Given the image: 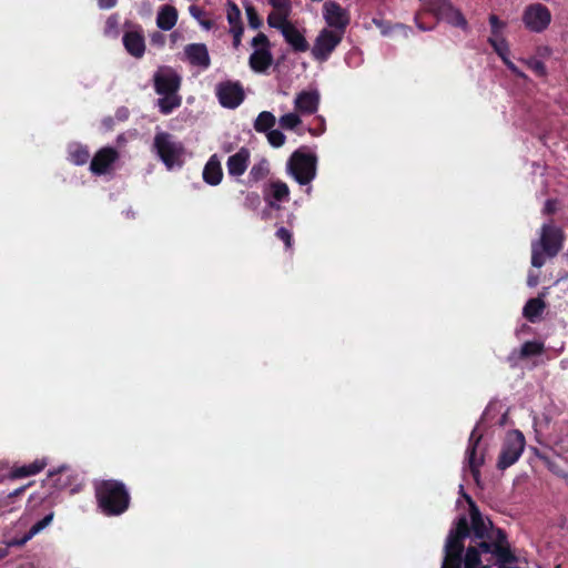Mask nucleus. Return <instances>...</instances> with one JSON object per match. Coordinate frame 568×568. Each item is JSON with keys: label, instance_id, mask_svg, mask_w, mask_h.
<instances>
[{"label": "nucleus", "instance_id": "obj_1", "mask_svg": "<svg viewBox=\"0 0 568 568\" xmlns=\"http://www.w3.org/2000/svg\"><path fill=\"white\" fill-rule=\"evenodd\" d=\"M463 496L469 505V519L459 516L450 529L442 568H489L490 559L498 568H524L510 551L505 534L483 518L469 496Z\"/></svg>", "mask_w": 568, "mask_h": 568}, {"label": "nucleus", "instance_id": "obj_2", "mask_svg": "<svg viewBox=\"0 0 568 568\" xmlns=\"http://www.w3.org/2000/svg\"><path fill=\"white\" fill-rule=\"evenodd\" d=\"M95 494L102 511L109 516L124 513L129 507V493L116 480H102L95 484Z\"/></svg>", "mask_w": 568, "mask_h": 568}, {"label": "nucleus", "instance_id": "obj_3", "mask_svg": "<svg viewBox=\"0 0 568 568\" xmlns=\"http://www.w3.org/2000/svg\"><path fill=\"white\" fill-rule=\"evenodd\" d=\"M153 150L168 170L181 168L184 163V145L174 135L168 132H158L155 134Z\"/></svg>", "mask_w": 568, "mask_h": 568}, {"label": "nucleus", "instance_id": "obj_4", "mask_svg": "<svg viewBox=\"0 0 568 568\" xmlns=\"http://www.w3.org/2000/svg\"><path fill=\"white\" fill-rule=\"evenodd\" d=\"M562 241L564 234L559 227L544 224L540 240L531 244V264L535 267H541L545 264V257L540 250L549 256H555L562 247Z\"/></svg>", "mask_w": 568, "mask_h": 568}, {"label": "nucleus", "instance_id": "obj_5", "mask_svg": "<svg viewBox=\"0 0 568 568\" xmlns=\"http://www.w3.org/2000/svg\"><path fill=\"white\" fill-rule=\"evenodd\" d=\"M286 171L298 184L308 185L317 173V158L314 153L295 151L286 163Z\"/></svg>", "mask_w": 568, "mask_h": 568}, {"label": "nucleus", "instance_id": "obj_6", "mask_svg": "<svg viewBox=\"0 0 568 568\" xmlns=\"http://www.w3.org/2000/svg\"><path fill=\"white\" fill-rule=\"evenodd\" d=\"M422 9L438 20H444L454 27L466 29L467 21L462 12L449 0H419Z\"/></svg>", "mask_w": 568, "mask_h": 568}, {"label": "nucleus", "instance_id": "obj_7", "mask_svg": "<svg viewBox=\"0 0 568 568\" xmlns=\"http://www.w3.org/2000/svg\"><path fill=\"white\" fill-rule=\"evenodd\" d=\"M525 448V437L519 430L508 432L499 455L497 466L499 469H506L514 465L521 456Z\"/></svg>", "mask_w": 568, "mask_h": 568}, {"label": "nucleus", "instance_id": "obj_8", "mask_svg": "<svg viewBox=\"0 0 568 568\" xmlns=\"http://www.w3.org/2000/svg\"><path fill=\"white\" fill-rule=\"evenodd\" d=\"M251 44L253 52L248 59L250 67L254 72L263 73L273 62L270 40L264 33L260 32L252 39Z\"/></svg>", "mask_w": 568, "mask_h": 568}, {"label": "nucleus", "instance_id": "obj_9", "mask_svg": "<svg viewBox=\"0 0 568 568\" xmlns=\"http://www.w3.org/2000/svg\"><path fill=\"white\" fill-rule=\"evenodd\" d=\"M551 21L549 9L541 3H532L525 8L523 12V22L531 32H542L548 28Z\"/></svg>", "mask_w": 568, "mask_h": 568}, {"label": "nucleus", "instance_id": "obj_10", "mask_svg": "<svg viewBox=\"0 0 568 568\" xmlns=\"http://www.w3.org/2000/svg\"><path fill=\"white\" fill-rule=\"evenodd\" d=\"M343 34L344 33L336 30H321L312 48L314 59L318 61H326L335 48L341 43Z\"/></svg>", "mask_w": 568, "mask_h": 568}, {"label": "nucleus", "instance_id": "obj_11", "mask_svg": "<svg viewBox=\"0 0 568 568\" xmlns=\"http://www.w3.org/2000/svg\"><path fill=\"white\" fill-rule=\"evenodd\" d=\"M215 93L222 106L227 109L237 108L244 100V90L237 81H223L215 88Z\"/></svg>", "mask_w": 568, "mask_h": 568}, {"label": "nucleus", "instance_id": "obj_12", "mask_svg": "<svg viewBox=\"0 0 568 568\" xmlns=\"http://www.w3.org/2000/svg\"><path fill=\"white\" fill-rule=\"evenodd\" d=\"M323 17L329 27L342 33H344L351 21L348 11L335 1H327L324 3Z\"/></svg>", "mask_w": 568, "mask_h": 568}, {"label": "nucleus", "instance_id": "obj_13", "mask_svg": "<svg viewBox=\"0 0 568 568\" xmlns=\"http://www.w3.org/2000/svg\"><path fill=\"white\" fill-rule=\"evenodd\" d=\"M181 78L171 68H160L154 74V85L158 94L178 93Z\"/></svg>", "mask_w": 568, "mask_h": 568}, {"label": "nucleus", "instance_id": "obj_14", "mask_svg": "<svg viewBox=\"0 0 568 568\" xmlns=\"http://www.w3.org/2000/svg\"><path fill=\"white\" fill-rule=\"evenodd\" d=\"M118 159L119 153L113 148H102L91 160L90 170L97 175L106 174L112 170V165Z\"/></svg>", "mask_w": 568, "mask_h": 568}, {"label": "nucleus", "instance_id": "obj_15", "mask_svg": "<svg viewBox=\"0 0 568 568\" xmlns=\"http://www.w3.org/2000/svg\"><path fill=\"white\" fill-rule=\"evenodd\" d=\"M263 195L270 207L278 210V203L288 200L290 189L285 182L281 180H273L265 185Z\"/></svg>", "mask_w": 568, "mask_h": 568}, {"label": "nucleus", "instance_id": "obj_16", "mask_svg": "<svg viewBox=\"0 0 568 568\" xmlns=\"http://www.w3.org/2000/svg\"><path fill=\"white\" fill-rule=\"evenodd\" d=\"M481 435L477 433V428H475L469 437V445L466 450V460L468 468L475 478L478 480L479 476V467L484 463V455L481 450H478V444L480 442Z\"/></svg>", "mask_w": 568, "mask_h": 568}, {"label": "nucleus", "instance_id": "obj_17", "mask_svg": "<svg viewBox=\"0 0 568 568\" xmlns=\"http://www.w3.org/2000/svg\"><path fill=\"white\" fill-rule=\"evenodd\" d=\"M320 92L316 89L301 91L294 100V108L301 115L313 114L318 110Z\"/></svg>", "mask_w": 568, "mask_h": 568}, {"label": "nucleus", "instance_id": "obj_18", "mask_svg": "<svg viewBox=\"0 0 568 568\" xmlns=\"http://www.w3.org/2000/svg\"><path fill=\"white\" fill-rule=\"evenodd\" d=\"M123 44L131 55L141 58L145 51V42L142 30L139 28L126 31L123 36Z\"/></svg>", "mask_w": 568, "mask_h": 568}, {"label": "nucleus", "instance_id": "obj_19", "mask_svg": "<svg viewBox=\"0 0 568 568\" xmlns=\"http://www.w3.org/2000/svg\"><path fill=\"white\" fill-rule=\"evenodd\" d=\"M184 53L192 65L207 69L210 67V55L207 48L202 43H192L185 47Z\"/></svg>", "mask_w": 568, "mask_h": 568}, {"label": "nucleus", "instance_id": "obj_20", "mask_svg": "<svg viewBox=\"0 0 568 568\" xmlns=\"http://www.w3.org/2000/svg\"><path fill=\"white\" fill-rule=\"evenodd\" d=\"M250 156V151L246 148H241L235 154L227 159V173L232 176L243 175L248 166Z\"/></svg>", "mask_w": 568, "mask_h": 568}, {"label": "nucleus", "instance_id": "obj_21", "mask_svg": "<svg viewBox=\"0 0 568 568\" xmlns=\"http://www.w3.org/2000/svg\"><path fill=\"white\" fill-rule=\"evenodd\" d=\"M285 41L298 52H305L308 49V43L301 31L294 26L290 24L283 31H281Z\"/></svg>", "mask_w": 568, "mask_h": 568}, {"label": "nucleus", "instance_id": "obj_22", "mask_svg": "<svg viewBox=\"0 0 568 568\" xmlns=\"http://www.w3.org/2000/svg\"><path fill=\"white\" fill-rule=\"evenodd\" d=\"M178 21V11L172 6H163L156 16V26L164 31L171 30Z\"/></svg>", "mask_w": 568, "mask_h": 568}, {"label": "nucleus", "instance_id": "obj_23", "mask_svg": "<svg viewBox=\"0 0 568 568\" xmlns=\"http://www.w3.org/2000/svg\"><path fill=\"white\" fill-rule=\"evenodd\" d=\"M223 173L220 162L213 155L203 170V179L211 185H217L222 180Z\"/></svg>", "mask_w": 568, "mask_h": 568}, {"label": "nucleus", "instance_id": "obj_24", "mask_svg": "<svg viewBox=\"0 0 568 568\" xmlns=\"http://www.w3.org/2000/svg\"><path fill=\"white\" fill-rule=\"evenodd\" d=\"M161 95L162 98L159 99L158 105L163 114H169L181 105L182 100L178 93H164Z\"/></svg>", "mask_w": 568, "mask_h": 568}, {"label": "nucleus", "instance_id": "obj_25", "mask_svg": "<svg viewBox=\"0 0 568 568\" xmlns=\"http://www.w3.org/2000/svg\"><path fill=\"white\" fill-rule=\"evenodd\" d=\"M68 154L70 161L77 165L87 163L90 158L88 149L78 143H72L69 145Z\"/></svg>", "mask_w": 568, "mask_h": 568}, {"label": "nucleus", "instance_id": "obj_26", "mask_svg": "<svg viewBox=\"0 0 568 568\" xmlns=\"http://www.w3.org/2000/svg\"><path fill=\"white\" fill-rule=\"evenodd\" d=\"M45 466L43 460H34L33 463L20 467H16L12 470L13 478H23L40 473Z\"/></svg>", "mask_w": 568, "mask_h": 568}, {"label": "nucleus", "instance_id": "obj_27", "mask_svg": "<svg viewBox=\"0 0 568 568\" xmlns=\"http://www.w3.org/2000/svg\"><path fill=\"white\" fill-rule=\"evenodd\" d=\"M291 11H277L272 10V12L267 17V23L271 28H275L280 31H283L286 27L292 24L288 21V16Z\"/></svg>", "mask_w": 568, "mask_h": 568}, {"label": "nucleus", "instance_id": "obj_28", "mask_svg": "<svg viewBox=\"0 0 568 568\" xmlns=\"http://www.w3.org/2000/svg\"><path fill=\"white\" fill-rule=\"evenodd\" d=\"M276 119L268 111L261 112L254 121V129L257 132L267 133L274 126Z\"/></svg>", "mask_w": 568, "mask_h": 568}, {"label": "nucleus", "instance_id": "obj_29", "mask_svg": "<svg viewBox=\"0 0 568 568\" xmlns=\"http://www.w3.org/2000/svg\"><path fill=\"white\" fill-rule=\"evenodd\" d=\"M545 308V304L540 298L529 300L524 307V316L530 322H535Z\"/></svg>", "mask_w": 568, "mask_h": 568}, {"label": "nucleus", "instance_id": "obj_30", "mask_svg": "<svg viewBox=\"0 0 568 568\" xmlns=\"http://www.w3.org/2000/svg\"><path fill=\"white\" fill-rule=\"evenodd\" d=\"M270 173V163L267 160L262 159L256 162L250 171L248 180L252 182H258L267 176Z\"/></svg>", "mask_w": 568, "mask_h": 568}, {"label": "nucleus", "instance_id": "obj_31", "mask_svg": "<svg viewBox=\"0 0 568 568\" xmlns=\"http://www.w3.org/2000/svg\"><path fill=\"white\" fill-rule=\"evenodd\" d=\"M489 24L490 36L488 37V42L505 38L504 32L506 29V22L499 20L497 16L491 14L489 17Z\"/></svg>", "mask_w": 568, "mask_h": 568}, {"label": "nucleus", "instance_id": "obj_32", "mask_svg": "<svg viewBox=\"0 0 568 568\" xmlns=\"http://www.w3.org/2000/svg\"><path fill=\"white\" fill-rule=\"evenodd\" d=\"M301 122H302V120H301L300 113L297 111L286 113L280 118V125L286 130L295 129L297 125L301 124Z\"/></svg>", "mask_w": 568, "mask_h": 568}, {"label": "nucleus", "instance_id": "obj_33", "mask_svg": "<svg viewBox=\"0 0 568 568\" xmlns=\"http://www.w3.org/2000/svg\"><path fill=\"white\" fill-rule=\"evenodd\" d=\"M226 18L231 28L243 27L241 23V11L235 3H227Z\"/></svg>", "mask_w": 568, "mask_h": 568}, {"label": "nucleus", "instance_id": "obj_34", "mask_svg": "<svg viewBox=\"0 0 568 568\" xmlns=\"http://www.w3.org/2000/svg\"><path fill=\"white\" fill-rule=\"evenodd\" d=\"M53 517H54V514L53 513H50L48 514L47 516H44L41 520H39L38 523H36L31 528L30 530L28 531L29 535L33 538L34 536H37L38 534H40L42 530H44L48 526L51 525L52 520H53Z\"/></svg>", "mask_w": 568, "mask_h": 568}, {"label": "nucleus", "instance_id": "obj_35", "mask_svg": "<svg viewBox=\"0 0 568 568\" xmlns=\"http://www.w3.org/2000/svg\"><path fill=\"white\" fill-rule=\"evenodd\" d=\"M488 43L493 47L494 51L499 55L501 60L509 55V45L506 38L495 40Z\"/></svg>", "mask_w": 568, "mask_h": 568}, {"label": "nucleus", "instance_id": "obj_36", "mask_svg": "<svg viewBox=\"0 0 568 568\" xmlns=\"http://www.w3.org/2000/svg\"><path fill=\"white\" fill-rule=\"evenodd\" d=\"M542 349H544V345L541 343L526 342L521 346V356L528 357V356H532V355H538L542 352Z\"/></svg>", "mask_w": 568, "mask_h": 568}, {"label": "nucleus", "instance_id": "obj_37", "mask_svg": "<svg viewBox=\"0 0 568 568\" xmlns=\"http://www.w3.org/2000/svg\"><path fill=\"white\" fill-rule=\"evenodd\" d=\"M524 62L527 64V67L534 71L538 77H546L547 75V69L544 62L536 58H530L527 60H524Z\"/></svg>", "mask_w": 568, "mask_h": 568}, {"label": "nucleus", "instance_id": "obj_38", "mask_svg": "<svg viewBox=\"0 0 568 568\" xmlns=\"http://www.w3.org/2000/svg\"><path fill=\"white\" fill-rule=\"evenodd\" d=\"M248 26L252 29H258L262 26V21L253 6L247 4L245 7Z\"/></svg>", "mask_w": 568, "mask_h": 568}, {"label": "nucleus", "instance_id": "obj_39", "mask_svg": "<svg viewBox=\"0 0 568 568\" xmlns=\"http://www.w3.org/2000/svg\"><path fill=\"white\" fill-rule=\"evenodd\" d=\"M266 136L270 144L274 148H280L285 143V135L280 130H270Z\"/></svg>", "mask_w": 568, "mask_h": 568}, {"label": "nucleus", "instance_id": "obj_40", "mask_svg": "<svg viewBox=\"0 0 568 568\" xmlns=\"http://www.w3.org/2000/svg\"><path fill=\"white\" fill-rule=\"evenodd\" d=\"M119 18L118 16H111L105 22L104 32L106 36L115 37L118 34Z\"/></svg>", "mask_w": 568, "mask_h": 568}, {"label": "nucleus", "instance_id": "obj_41", "mask_svg": "<svg viewBox=\"0 0 568 568\" xmlns=\"http://www.w3.org/2000/svg\"><path fill=\"white\" fill-rule=\"evenodd\" d=\"M276 236L278 240L283 241L285 246L287 248L292 247V233L285 229V227H280L277 231H276Z\"/></svg>", "mask_w": 568, "mask_h": 568}, {"label": "nucleus", "instance_id": "obj_42", "mask_svg": "<svg viewBox=\"0 0 568 568\" xmlns=\"http://www.w3.org/2000/svg\"><path fill=\"white\" fill-rule=\"evenodd\" d=\"M268 2L273 7V10L291 11L290 0H268Z\"/></svg>", "mask_w": 568, "mask_h": 568}, {"label": "nucleus", "instance_id": "obj_43", "mask_svg": "<svg viewBox=\"0 0 568 568\" xmlns=\"http://www.w3.org/2000/svg\"><path fill=\"white\" fill-rule=\"evenodd\" d=\"M31 539H32V537L29 535V532H27L26 535H23L20 538H12V539L8 540L7 546L8 547H22Z\"/></svg>", "mask_w": 568, "mask_h": 568}, {"label": "nucleus", "instance_id": "obj_44", "mask_svg": "<svg viewBox=\"0 0 568 568\" xmlns=\"http://www.w3.org/2000/svg\"><path fill=\"white\" fill-rule=\"evenodd\" d=\"M503 62L506 64V67L518 78L526 79L527 75L520 71L514 62L510 61L509 55L505 59H503Z\"/></svg>", "mask_w": 568, "mask_h": 568}, {"label": "nucleus", "instance_id": "obj_45", "mask_svg": "<svg viewBox=\"0 0 568 568\" xmlns=\"http://www.w3.org/2000/svg\"><path fill=\"white\" fill-rule=\"evenodd\" d=\"M373 23L381 30L383 36H388L390 32V26L381 19H373Z\"/></svg>", "mask_w": 568, "mask_h": 568}, {"label": "nucleus", "instance_id": "obj_46", "mask_svg": "<svg viewBox=\"0 0 568 568\" xmlns=\"http://www.w3.org/2000/svg\"><path fill=\"white\" fill-rule=\"evenodd\" d=\"M230 31L233 34V45L239 48L243 34V27L231 28Z\"/></svg>", "mask_w": 568, "mask_h": 568}, {"label": "nucleus", "instance_id": "obj_47", "mask_svg": "<svg viewBox=\"0 0 568 568\" xmlns=\"http://www.w3.org/2000/svg\"><path fill=\"white\" fill-rule=\"evenodd\" d=\"M151 44L162 47L165 42V37L161 32H154L150 38Z\"/></svg>", "mask_w": 568, "mask_h": 568}, {"label": "nucleus", "instance_id": "obj_48", "mask_svg": "<svg viewBox=\"0 0 568 568\" xmlns=\"http://www.w3.org/2000/svg\"><path fill=\"white\" fill-rule=\"evenodd\" d=\"M246 204L252 206V207H256L258 204H260V195L257 193H248L246 195Z\"/></svg>", "mask_w": 568, "mask_h": 568}, {"label": "nucleus", "instance_id": "obj_49", "mask_svg": "<svg viewBox=\"0 0 568 568\" xmlns=\"http://www.w3.org/2000/svg\"><path fill=\"white\" fill-rule=\"evenodd\" d=\"M118 0H98V4L101 9H111L116 4Z\"/></svg>", "mask_w": 568, "mask_h": 568}, {"label": "nucleus", "instance_id": "obj_50", "mask_svg": "<svg viewBox=\"0 0 568 568\" xmlns=\"http://www.w3.org/2000/svg\"><path fill=\"white\" fill-rule=\"evenodd\" d=\"M189 10H190L191 16H192L194 19H196L197 21H200V20H201V17H202V13H203V12H202V10H201L199 7H196V6H191Z\"/></svg>", "mask_w": 568, "mask_h": 568}, {"label": "nucleus", "instance_id": "obj_51", "mask_svg": "<svg viewBox=\"0 0 568 568\" xmlns=\"http://www.w3.org/2000/svg\"><path fill=\"white\" fill-rule=\"evenodd\" d=\"M556 211V202L552 201V200H548L546 203H545V206H544V212L545 213H552Z\"/></svg>", "mask_w": 568, "mask_h": 568}, {"label": "nucleus", "instance_id": "obj_52", "mask_svg": "<svg viewBox=\"0 0 568 568\" xmlns=\"http://www.w3.org/2000/svg\"><path fill=\"white\" fill-rule=\"evenodd\" d=\"M415 22H416L417 28L419 30H422V31H429V30L433 29L432 27H425L423 23L419 22V14L418 13L415 16Z\"/></svg>", "mask_w": 568, "mask_h": 568}, {"label": "nucleus", "instance_id": "obj_53", "mask_svg": "<svg viewBox=\"0 0 568 568\" xmlns=\"http://www.w3.org/2000/svg\"><path fill=\"white\" fill-rule=\"evenodd\" d=\"M199 22L202 26V28L205 30H210L213 27V22L211 20L201 19Z\"/></svg>", "mask_w": 568, "mask_h": 568}, {"label": "nucleus", "instance_id": "obj_54", "mask_svg": "<svg viewBox=\"0 0 568 568\" xmlns=\"http://www.w3.org/2000/svg\"><path fill=\"white\" fill-rule=\"evenodd\" d=\"M544 459L547 463V465L551 471L559 474V471L557 470V466H555L549 459H547V458H544Z\"/></svg>", "mask_w": 568, "mask_h": 568}, {"label": "nucleus", "instance_id": "obj_55", "mask_svg": "<svg viewBox=\"0 0 568 568\" xmlns=\"http://www.w3.org/2000/svg\"><path fill=\"white\" fill-rule=\"evenodd\" d=\"M118 118H119L120 120H124V119H126V118H128V111H126V110H124V109H123V110H119V111H118Z\"/></svg>", "mask_w": 568, "mask_h": 568}, {"label": "nucleus", "instance_id": "obj_56", "mask_svg": "<svg viewBox=\"0 0 568 568\" xmlns=\"http://www.w3.org/2000/svg\"><path fill=\"white\" fill-rule=\"evenodd\" d=\"M395 28L404 30L405 31V36H407L408 32L410 31L409 28L405 27L404 24H396Z\"/></svg>", "mask_w": 568, "mask_h": 568}, {"label": "nucleus", "instance_id": "obj_57", "mask_svg": "<svg viewBox=\"0 0 568 568\" xmlns=\"http://www.w3.org/2000/svg\"><path fill=\"white\" fill-rule=\"evenodd\" d=\"M103 124L105 125L106 129H110L112 125V120L110 118H108L103 121Z\"/></svg>", "mask_w": 568, "mask_h": 568}, {"label": "nucleus", "instance_id": "obj_58", "mask_svg": "<svg viewBox=\"0 0 568 568\" xmlns=\"http://www.w3.org/2000/svg\"><path fill=\"white\" fill-rule=\"evenodd\" d=\"M535 284H536V282L534 280H531V278L528 280V285L529 286H534Z\"/></svg>", "mask_w": 568, "mask_h": 568}, {"label": "nucleus", "instance_id": "obj_59", "mask_svg": "<svg viewBox=\"0 0 568 568\" xmlns=\"http://www.w3.org/2000/svg\"><path fill=\"white\" fill-rule=\"evenodd\" d=\"M6 554H7V552H6L4 550H0V559H1L2 557H4V556H6Z\"/></svg>", "mask_w": 568, "mask_h": 568}, {"label": "nucleus", "instance_id": "obj_60", "mask_svg": "<svg viewBox=\"0 0 568 568\" xmlns=\"http://www.w3.org/2000/svg\"><path fill=\"white\" fill-rule=\"evenodd\" d=\"M567 363H568L567 361H561V366H562V367H566V366H567Z\"/></svg>", "mask_w": 568, "mask_h": 568}, {"label": "nucleus", "instance_id": "obj_61", "mask_svg": "<svg viewBox=\"0 0 568 568\" xmlns=\"http://www.w3.org/2000/svg\"><path fill=\"white\" fill-rule=\"evenodd\" d=\"M21 491H22V489H17V490L13 493V495H18V494H19V493H21Z\"/></svg>", "mask_w": 568, "mask_h": 568}, {"label": "nucleus", "instance_id": "obj_62", "mask_svg": "<svg viewBox=\"0 0 568 568\" xmlns=\"http://www.w3.org/2000/svg\"><path fill=\"white\" fill-rule=\"evenodd\" d=\"M118 140H119L120 142H123L122 136H118Z\"/></svg>", "mask_w": 568, "mask_h": 568}, {"label": "nucleus", "instance_id": "obj_63", "mask_svg": "<svg viewBox=\"0 0 568 568\" xmlns=\"http://www.w3.org/2000/svg\"><path fill=\"white\" fill-rule=\"evenodd\" d=\"M118 140H119L120 142H123L122 136H118Z\"/></svg>", "mask_w": 568, "mask_h": 568}]
</instances>
